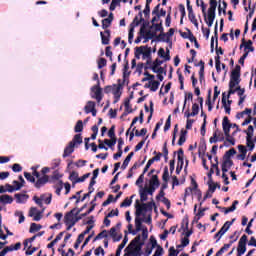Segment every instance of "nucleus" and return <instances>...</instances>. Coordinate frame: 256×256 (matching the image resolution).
<instances>
[{"label":"nucleus","instance_id":"1","mask_svg":"<svg viewBox=\"0 0 256 256\" xmlns=\"http://www.w3.org/2000/svg\"><path fill=\"white\" fill-rule=\"evenodd\" d=\"M142 247L143 242L141 243V236H137L130 242L124 251L127 256H141L143 255V251L141 250Z\"/></svg>","mask_w":256,"mask_h":256},{"label":"nucleus","instance_id":"2","mask_svg":"<svg viewBox=\"0 0 256 256\" xmlns=\"http://www.w3.org/2000/svg\"><path fill=\"white\" fill-rule=\"evenodd\" d=\"M141 55H142L143 61H146L147 65H151V48L147 46L136 47L135 49L136 59H141Z\"/></svg>","mask_w":256,"mask_h":256},{"label":"nucleus","instance_id":"3","mask_svg":"<svg viewBox=\"0 0 256 256\" xmlns=\"http://www.w3.org/2000/svg\"><path fill=\"white\" fill-rule=\"evenodd\" d=\"M215 11H217V0H210L208 14L204 16L205 23L208 25V27H213V23L215 21Z\"/></svg>","mask_w":256,"mask_h":256},{"label":"nucleus","instance_id":"4","mask_svg":"<svg viewBox=\"0 0 256 256\" xmlns=\"http://www.w3.org/2000/svg\"><path fill=\"white\" fill-rule=\"evenodd\" d=\"M81 210H77V208L72 209L67 212L64 216V223H74L77 224L78 221H81V216L79 215Z\"/></svg>","mask_w":256,"mask_h":256},{"label":"nucleus","instance_id":"5","mask_svg":"<svg viewBox=\"0 0 256 256\" xmlns=\"http://www.w3.org/2000/svg\"><path fill=\"white\" fill-rule=\"evenodd\" d=\"M241 83V66L236 65L230 76V87H237Z\"/></svg>","mask_w":256,"mask_h":256},{"label":"nucleus","instance_id":"6","mask_svg":"<svg viewBox=\"0 0 256 256\" xmlns=\"http://www.w3.org/2000/svg\"><path fill=\"white\" fill-rule=\"evenodd\" d=\"M101 81H98V84L94 85L91 88V97L92 99H96L97 103H101L103 100V89H101Z\"/></svg>","mask_w":256,"mask_h":256},{"label":"nucleus","instance_id":"7","mask_svg":"<svg viewBox=\"0 0 256 256\" xmlns=\"http://www.w3.org/2000/svg\"><path fill=\"white\" fill-rule=\"evenodd\" d=\"M163 64V61L156 59L154 62H151L149 65L148 69H151L153 73H165V68L161 67Z\"/></svg>","mask_w":256,"mask_h":256},{"label":"nucleus","instance_id":"8","mask_svg":"<svg viewBox=\"0 0 256 256\" xmlns=\"http://www.w3.org/2000/svg\"><path fill=\"white\" fill-rule=\"evenodd\" d=\"M237 251V256L245 255V252L247 251V235H243L240 238Z\"/></svg>","mask_w":256,"mask_h":256},{"label":"nucleus","instance_id":"9","mask_svg":"<svg viewBox=\"0 0 256 256\" xmlns=\"http://www.w3.org/2000/svg\"><path fill=\"white\" fill-rule=\"evenodd\" d=\"M232 127H237V124H232L229 121V117L225 116L222 120V129H223L224 135L231 134Z\"/></svg>","mask_w":256,"mask_h":256},{"label":"nucleus","instance_id":"10","mask_svg":"<svg viewBox=\"0 0 256 256\" xmlns=\"http://www.w3.org/2000/svg\"><path fill=\"white\" fill-rule=\"evenodd\" d=\"M119 229H121V223L116 224L115 227H112L109 231V235L110 237H112L113 241H121L122 239V235L118 234L117 231H119Z\"/></svg>","mask_w":256,"mask_h":256},{"label":"nucleus","instance_id":"11","mask_svg":"<svg viewBox=\"0 0 256 256\" xmlns=\"http://www.w3.org/2000/svg\"><path fill=\"white\" fill-rule=\"evenodd\" d=\"M147 209H152L151 203L137 204L136 205V217H141V215H143V213L147 212Z\"/></svg>","mask_w":256,"mask_h":256},{"label":"nucleus","instance_id":"12","mask_svg":"<svg viewBox=\"0 0 256 256\" xmlns=\"http://www.w3.org/2000/svg\"><path fill=\"white\" fill-rule=\"evenodd\" d=\"M28 215L29 217H33V221H41L43 212L39 211L36 207H31Z\"/></svg>","mask_w":256,"mask_h":256},{"label":"nucleus","instance_id":"13","mask_svg":"<svg viewBox=\"0 0 256 256\" xmlns=\"http://www.w3.org/2000/svg\"><path fill=\"white\" fill-rule=\"evenodd\" d=\"M107 89H109V91H112L115 99H120V97H121V89H123V85L117 84V85H114L113 87L107 86L106 87V91H107Z\"/></svg>","mask_w":256,"mask_h":256},{"label":"nucleus","instance_id":"14","mask_svg":"<svg viewBox=\"0 0 256 256\" xmlns=\"http://www.w3.org/2000/svg\"><path fill=\"white\" fill-rule=\"evenodd\" d=\"M135 131V132H134ZM147 135V128H142L140 131L137 128H133L132 132L130 133V141H133V137H143Z\"/></svg>","mask_w":256,"mask_h":256},{"label":"nucleus","instance_id":"15","mask_svg":"<svg viewBox=\"0 0 256 256\" xmlns=\"http://www.w3.org/2000/svg\"><path fill=\"white\" fill-rule=\"evenodd\" d=\"M234 222H235V219H232V221H226L222 226V228L219 230V235L223 237V235H225V233L229 231V229L231 228V225H233Z\"/></svg>","mask_w":256,"mask_h":256},{"label":"nucleus","instance_id":"16","mask_svg":"<svg viewBox=\"0 0 256 256\" xmlns=\"http://www.w3.org/2000/svg\"><path fill=\"white\" fill-rule=\"evenodd\" d=\"M46 183H49V176L43 175L42 177L38 178L35 183V187L37 189H41V187H43V185H45Z\"/></svg>","mask_w":256,"mask_h":256},{"label":"nucleus","instance_id":"17","mask_svg":"<svg viewBox=\"0 0 256 256\" xmlns=\"http://www.w3.org/2000/svg\"><path fill=\"white\" fill-rule=\"evenodd\" d=\"M237 237L234 240H231L228 244H224V246L216 253V256H222L223 253H225L226 251H229V249L231 248V245H233V243H235V241H237Z\"/></svg>","mask_w":256,"mask_h":256},{"label":"nucleus","instance_id":"18","mask_svg":"<svg viewBox=\"0 0 256 256\" xmlns=\"http://www.w3.org/2000/svg\"><path fill=\"white\" fill-rule=\"evenodd\" d=\"M169 53H170L169 48L166 49V52H165V49H163V48H160L158 50L159 57L164 59V61H171V56L169 55Z\"/></svg>","mask_w":256,"mask_h":256},{"label":"nucleus","instance_id":"19","mask_svg":"<svg viewBox=\"0 0 256 256\" xmlns=\"http://www.w3.org/2000/svg\"><path fill=\"white\" fill-rule=\"evenodd\" d=\"M73 151H75V144L74 142H69L67 147L64 149L63 157H69Z\"/></svg>","mask_w":256,"mask_h":256},{"label":"nucleus","instance_id":"20","mask_svg":"<svg viewBox=\"0 0 256 256\" xmlns=\"http://www.w3.org/2000/svg\"><path fill=\"white\" fill-rule=\"evenodd\" d=\"M222 105L225 109V113H227V115H231V101H228V104H227V99L225 98V93H223Z\"/></svg>","mask_w":256,"mask_h":256},{"label":"nucleus","instance_id":"21","mask_svg":"<svg viewBox=\"0 0 256 256\" xmlns=\"http://www.w3.org/2000/svg\"><path fill=\"white\" fill-rule=\"evenodd\" d=\"M135 227H136V233H139V231L143 230V218H141L140 216H136L135 218Z\"/></svg>","mask_w":256,"mask_h":256},{"label":"nucleus","instance_id":"22","mask_svg":"<svg viewBox=\"0 0 256 256\" xmlns=\"http://www.w3.org/2000/svg\"><path fill=\"white\" fill-rule=\"evenodd\" d=\"M16 203H27V200L29 199V195L27 194H15Z\"/></svg>","mask_w":256,"mask_h":256},{"label":"nucleus","instance_id":"23","mask_svg":"<svg viewBox=\"0 0 256 256\" xmlns=\"http://www.w3.org/2000/svg\"><path fill=\"white\" fill-rule=\"evenodd\" d=\"M111 23H113V13H110L108 18H105L102 20V28L107 29L111 26Z\"/></svg>","mask_w":256,"mask_h":256},{"label":"nucleus","instance_id":"24","mask_svg":"<svg viewBox=\"0 0 256 256\" xmlns=\"http://www.w3.org/2000/svg\"><path fill=\"white\" fill-rule=\"evenodd\" d=\"M0 203H3V205H11L13 203V197L4 194L0 196Z\"/></svg>","mask_w":256,"mask_h":256},{"label":"nucleus","instance_id":"25","mask_svg":"<svg viewBox=\"0 0 256 256\" xmlns=\"http://www.w3.org/2000/svg\"><path fill=\"white\" fill-rule=\"evenodd\" d=\"M243 46H244V51L246 53H247V51H248V53L255 51V48H253V42L251 40H249L248 42H244V44H242L240 46V49H242Z\"/></svg>","mask_w":256,"mask_h":256},{"label":"nucleus","instance_id":"26","mask_svg":"<svg viewBox=\"0 0 256 256\" xmlns=\"http://www.w3.org/2000/svg\"><path fill=\"white\" fill-rule=\"evenodd\" d=\"M225 136V147H229V145H235V138L231 134H224Z\"/></svg>","mask_w":256,"mask_h":256},{"label":"nucleus","instance_id":"27","mask_svg":"<svg viewBox=\"0 0 256 256\" xmlns=\"http://www.w3.org/2000/svg\"><path fill=\"white\" fill-rule=\"evenodd\" d=\"M159 185H161V183L159 182V177L157 175H152L150 179V187L159 189Z\"/></svg>","mask_w":256,"mask_h":256},{"label":"nucleus","instance_id":"28","mask_svg":"<svg viewBox=\"0 0 256 256\" xmlns=\"http://www.w3.org/2000/svg\"><path fill=\"white\" fill-rule=\"evenodd\" d=\"M208 187H209L208 191H210L211 193H215V190L217 189V187H218V189H221V185L213 182V180H211V179L208 181Z\"/></svg>","mask_w":256,"mask_h":256},{"label":"nucleus","instance_id":"29","mask_svg":"<svg viewBox=\"0 0 256 256\" xmlns=\"http://www.w3.org/2000/svg\"><path fill=\"white\" fill-rule=\"evenodd\" d=\"M151 29H153L156 33H158L159 31H163V21L152 22Z\"/></svg>","mask_w":256,"mask_h":256},{"label":"nucleus","instance_id":"30","mask_svg":"<svg viewBox=\"0 0 256 256\" xmlns=\"http://www.w3.org/2000/svg\"><path fill=\"white\" fill-rule=\"evenodd\" d=\"M134 155H135V153L130 152V153L128 154V156L125 158V160H124V162H123V164H122V169H123V170L127 169L128 165H129V163L131 162V159H133V156H134Z\"/></svg>","mask_w":256,"mask_h":256},{"label":"nucleus","instance_id":"31","mask_svg":"<svg viewBox=\"0 0 256 256\" xmlns=\"http://www.w3.org/2000/svg\"><path fill=\"white\" fill-rule=\"evenodd\" d=\"M237 205H239V201L235 200L231 207L224 208V214L227 215L228 213H233V211L237 209Z\"/></svg>","mask_w":256,"mask_h":256},{"label":"nucleus","instance_id":"32","mask_svg":"<svg viewBox=\"0 0 256 256\" xmlns=\"http://www.w3.org/2000/svg\"><path fill=\"white\" fill-rule=\"evenodd\" d=\"M93 109H95V102L88 101L84 108L85 113L89 114Z\"/></svg>","mask_w":256,"mask_h":256},{"label":"nucleus","instance_id":"33","mask_svg":"<svg viewBox=\"0 0 256 256\" xmlns=\"http://www.w3.org/2000/svg\"><path fill=\"white\" fill-rule=\"evenodd\" d=\"M69 180L72 182L73 185H76V183H78L79 181V173L71 172Z\"/></svg>","mask_w":256,"mask_h":256},{"label":"nucleus","instance_id":"34","mask_svg":"<svg viewBox=\"0 0 256 256\" xmlns=\"http://www.w3.org/2000/svg\"><path fill=\"white\" fill-rule=\"evenodd\" d=\"M70 143H74V147H77V145H81V143H83V138L80 134H76Z\"/></svg>","mask_w":256,"mask_h":256},{"label":"nucleus","instance_id":"35","mask_svg":"<svg viewBox=\"0 0 256 256\" xmlns=\"http://www.w3.org/2000/svg\"><path fill=\"white\" fill-rule=\"evenodd\" d=\"M105 33H106V35L103 34V32L100 33L101 39H102V44L109 45V30H106Z\"/></svg>","mask_w":256,"mask_h":256},{"label":"nucleus","instance_id":"36","mask_svg":"<svg viewBox=\"0 0 256 256\" xmlns=\"http://www.w3.org/2000/svg\"><path fill=\"white\" fill-rule=\"evenodd\" d=\"M21 187H23V184L20 183L17 180L13 181V188L12 190H8L9 193H13V191H19L21 189Z\"/></svg>","mask_w":256,"mask_h":256},{"label":"nucleus","instance_id":"37","mask_svg":"<svg viewBox=\"0 0 256 256\" xmlns=\"http://www.w3.org/2000/svg\"><path fill=\"white\" fill-rule=\"evenodd\" d=\"M95 201H97V198H94V200L91 202L92 207H90L86 213L80 214L81 219L83 217H87V215H89L90 213H93V211H95V204H94Z\"/></svg>","mask_w":256,"mask_h":256},{"label":"nucleus","instance_id":"38","mask_svg":"<svg viewBox=\"0 0 256 256\" xmlns=\"http://www.w3.org/2000/svg\"><path fill=\"white\" fill-rule=\"evenodd\" d=\"M41 228H42V226H41V224H37V223H32L31 225H30V233H35L36 231H41Z\"/></svg>","mask_w":256,"mask_h":256},{"label":"nucleus","instance_id":"39","mask_svg":"<svg viewBox=\"0 0 256 256\" xmlns=\"http://www.w3.org/2000/svg\"><path fill=\"white\" fill-rule=\"evenodd\" d=\"M186 135H187V131H181L180 138L178 140V145L181 146L187 141Z\"/></svg>","mask_w":256,"mask_h":256},{"label":"nucleus","instance_id":"40","mask_svg":"<svg viewBox=\"0 0 256 256\" xmlns=\"http://www.w3.org/2000/svg\"><path fill=\"white\" fill-rule=\"evenodd\" d=\"M244 133H246V139H253V133H254L253 126L250 125L248 129L244 131Z\"/></svg>","mask_w":256,"mask_h":256},{"label":"nucleus","instance_id":"41","mask_svg":"<svg viewBox=\"0 0 256 256\" xmlns=\"http://www.w3.org/2000/svg\"><path fill=\"white\" fill-rule=\"evenodd\" d=\"M53 198V195L51 194H44L42 195V201H44V203L46 205H51V199Z\"/></svg>","mask_w":256,"mask_h":256},{"label":"nucleus","instance_id":"42","mask_svg":"<svg viewBox=\"0 0 256 256\" xmlns=\"http://www.w3.org/2000/svg\"><path fill=\"white\" fill-rule=\"evenodd\" d=\"M140 35L142 37H145V39H153V35L151 34V31L145 32V29H140Z\"/></svg>","mask_w":256,"mask_h":256},{"label":"nucleus","instance_id":"43","mask_svg":"<svg viewBox=\"0 0 256 256\" xmlns=\"http://www.w3.org/2000/svg\"><path fill=\"white\" fill-rule=\"evenodd\" d=\"M15 217H19V221L18 223H24L25 222V215H23V211H19L17 210L15 213H14Z\"/></svg>","mask_w":256,"mask_h":256},{"label":"nucleus","instance_id":"44","mask_svg":"<svg viewBox=\"0 0 256 256\" xmlns=\"http://www.w3.org/2000/svg\"><path fill=\"white\" fill-rule=\"evenodd\" d=\"M246 145L249 151H253V149H255V143L253 142V138H246Z\"/></svg>","mask_w":256,"mask_h":256},{"label":"nucleus","instance_id":"45","mask_svg":"<svg viewBox=\"0 0 256 256\" xmlns=\"http://www.w3.org/2000/svg\"><path fill=\"white\" fill-rule=\"evenodd\" d=\"M147 195L149 194L147 193V190L145 188L140 190V201H142V203L147 201Z\"/></svg>","mask_w":256,"mask_h":256},{"label":"nucleus","instance_id":"46","mask_svg":"<svg viewBox=\"0 0 256 256\" xmlns=\"http://www.w3.org/2000/svg\"><path fill=\"white\" fill-rule=\"evenodd\" d=\"M134 33H135V26H132L129 29V33H128V43H133V37H134Z\"/></svg>","mask_w":256,"mask_h":256},{"label":"nucleus","instance_id":"47","mask_svg":"<svg viewBox=\"0 0 256 256\" xmlns=\"http://www.w3.org/2000/svg\"><path fill=\"white\" fill-rule=\"evenodd\" d=\"M11 251H15V248L13 245L7 246L6 248H4L1 252H0V256H5L6 253H9Z\"/></svg>","mask_w":256,"mask_h":256},{"label":"nucleus","instance_id":"48","mask_svg":"<svg viewBox=\"0 0 256 256\" xmlns=\"http://www.w3.org/2000/svg\"><path fill=\"white\" fill-rule=\"evenodd\" d=\"M75 133H81L83 131V121L79 120L74 128Z\"/></svg>","mask_w":256,"mask_h":256},{"label":"nucleus","instance_id":"49","mask_svg":"<svg viewBox=\"0 0 256 256\" xmlns=\"http://www.w3.org/2000/svg\"><path fill=\"white\" fill-rule=\"evenodd\" d=\"M210 143H217L223 141V137L217 138V132H214L213 136L210 137Z\"/></svg>","mask_w":256,"mask_h":256},{"label":"nucleus","instance_id":"50","mask_svg":"<svg viewBox=\"0 0 256 256\" xmlns=\"http://www.w3.org/2000/svg\"><path fill=\"white\" fill-rule=\"evenodd\" d=\"M107 238V230H103L100 232L95 238L94 241H99V239H105Z\"/></svg>","mask_w":256,"mask_h":256},{"label":"nucleus","instance_id":"51","mask_svg":"<svg viewBox=\"0 0 256 256\" xmlns=\"http://www.w3.org/2000/svg\"><path fill=\"white\" fill-rule=\"evenodd\" d=\"M151 87H150V91L154 92L157 91V89H159V85H161V83H159V81H151Z\"/></svg>","mask_w":256,"mask_h":256},{"label":"nucleus","instance_id":"52","mask_svg":"<svg viewBox=\"0 0 256 256\" xmlns=\"http://www.w3.org/2000/svg\"><path fill=\"white\" fill-rule=\"evenodd\" d=\"M215 65H216V71L219 73L221 71V57L216 56L215 57Z\"/></svg>","mask_w":256,"mask_h":256},{"label":"nucleus","instance_id":"53","mask_svg":"<svg viewBox=\"0 0 256 256\" xmlns=\"http://www.w3.org/2000/svg\"><path fill=\"white\" fill-rule=\"evenodd\" d=\"M228 167H231V161L228 160V161H225L222 165V172L225 174L227 173V171H229V168Z\"/></svg>","mask_w":256,"mask_h":256},{"label":"nucleus","instance_id":"54","mask_svg":"<svg viewBox=\"0 0 256 256\" xmlns=\"http://www.w3.org/2000/svg\"><path fill=\"white\" fill-rule=\"evenodd\" d=\"M83 239L85 238L83 237V235L80 234L74 244V249H79V246L81 245V243H83Z\"/></svg>","mask_w":256,"mask_h":256},{"label":"nucleus","instance_id":"55","mask_svg":"<svg viewBox=\"0 0 256 256\" xmlns=\"http://www.w3.org/2000/svg\"><path fill=\"white\" fill-rule=\"evenodd\" d=\"M139 17H140V19H139ZM139 17L136 16L133 20L132 25H134L135 27H137V25H139V23H141V21H143V14L141 12L139 13Z\"/></svg>","mask_w":256,"mask_h":256},{"label":"nucleus","instance_id":"56","mask_svg":"<svg viewBox=\"0 0 256 256\" xmlns=\"http://www.w3.org/2000/svg\"><path fill=\"white\" fill-rule=\"evenodd\" d=\"M199 115V104L195 103L192 105V117Z\"/></svg>","mask_w":256,"mask_h":256},{"label":"nucleus","instance_id":"57","mask_svg":"<svg viewBox=\"0 0 256 256\" xmlns=\"http://www.w3.org/2000/svg\"><path fill=\"white\" fill-rule=\"evenodd\" d=\"M162 179L165 183H167V181H169V168H167V167L164 168Z\"/></svg>","mask_w":256,"mask_h":256},{"label":"nucleus","instance_id":"58","mask_svg":"<svg viewBox=\"0 0 256 256\" xmlns=\"http://www.w3.org/2000/svg\"><path fill=\"white\" fill-rule=\"evenodd\" d=\"M188 18L191 21V23H193V25H196V26L198 25L197 18L195 17V13L193 12L188 13Z\"/></svg>","mask_w":256,"mask_h":256},{"label":"nucleus","instance_id":"59","mask_svg":"<svg viewBox=\"0 0 256 256\" xmlns=\"http://www.w3.org/2000/svg\"><path fill=\"white\" fill-rule=\"evenodd\" d=\"M24 177L27 179V181H30V183H35V177L31 175V173L25 172Z\"/></svg>","mask_w":256,"mask_h":256},{"label":"nucleus","instance_id":"60","mask_svg":"<svg viewBox=\"0 0 256 256\" xmlns=\"http://www.w3.org/2000/svg\"><path fill=\"white\" fill-rule=\"evenodd\" d=\"M149 237V230L147 227L142 228V240L145 241Z\"/></svg>","mask_w":256,"mask_h":256},{"label":"nucleus","instance_id":"61","mask_svg":"<svg viewBox=\"0 0 256 256\" xmlns=\"http://www.w3.org/2000/svg\"><path fill=\"white\" fill-rule=\"evenodd\" d=\"M189 245V238H182L181 245H178L177 248L181 249V247H187Z\"/></svg>","mask_w":256,"mask_h":256},{"label":"nucleus","instance_id":"62","mask_svg":"<svg viewBox=\"0 0 256 256\" xmlns=\"http://www.w3.org/2000/svg\"><path fill=\"white\" fill-rule=\"evenodd\" d=\"M131 203H133V201L129 198H126L121 204L120 207H131Z\"/></svg>","mask_w":256,"mask_h":256},{"label":"nucleus","instance_id":"63","mask_svg":"<svg viewBox=\"0 0 256 256\" xmlns=\"http://www.w3.org/2000/svg\"><path fill=\"white\" fill-rule=\"evenodd\" d=\"M61 165V159H54L51 163L52 169H57Z\"/></svg>","mask_w":256,"mask_h":256},{"label":"nucleus","instance_id":"64","mask_svg":"<svg viewBox=\"0 0 256 256\" xmlns=\"http://www.w3.org/2000/svg\"><path fill=\"white\" fill-rule=\"evenodd\" d=\"M164 250L163 247L161 246H157L156 251L154 253L155 256H163Z\"/></svg>","mask_w":256,"mask_h":256}]
</instances>
